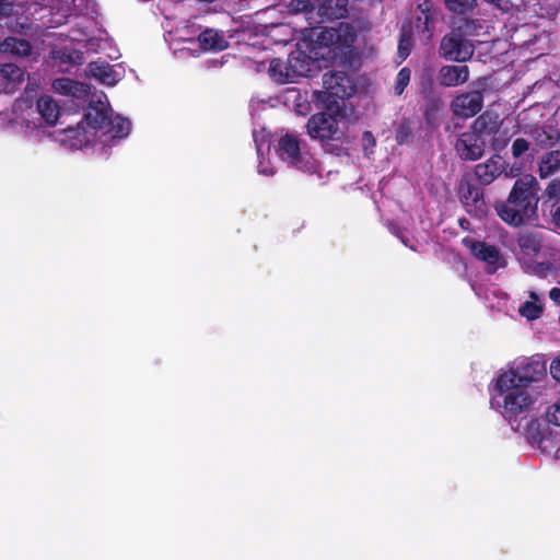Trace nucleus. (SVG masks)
<instances>
[{
    "instance_id": "obj_1",
    "label": "nucleus",
    "mask_w": 560,
    "mask_h": 560,
    "mask_svg": "<svg viewBox=\"0 0 560 560\" xmlns=\"http://www.w3.org/2000/svg\"><path fill=\"white\" fill-rule=\"evenodd\" d=\"M547 376V363L540 355L514 361L505 370L497 373L490 384V405L511 425L530 413L537 396L533 384Z\"/></svg>"
},
{
    "instance_id": "obj_2",
    "label": "nucleus",
    "mask_w": 560,
    "mask_h": 560,
    "mask_svg": "<svg viewBox=\"0 0 560 560\" xmlns=\"http://www.w3.org/2000/svg\"><path fill=\"white\" fill-rule=\"evenodd\" d=\"M311 37L312 39L315 37V40L310 55L303 50V46L308 47V45L302 43L285 61L293 82L315 71L318 68V60L337 59L345 49L352 47L357 38V28L352 24L339 23L336 27L314 31Z\"/></svg>"
},
{
    "instance_id": "obj_3",
    "label": "nucleus",
    "mask_w": 560,
    "mask_h": 560,
    "mask_svg": "<svg viewBox=\"0 0 560 560\" xmlns=\"http://www.w3.org/2000/svg\"><path fill=\"white\" fill-rule=\"evenodd\" d=\"M130 122L119 116L113 118L104 93L94 94L85 114V121L77 128H69L63 131L67 142L73 149L83 147L97 139L104 145L128 136Z\"/></svg>"
},
{
    "instance_id": "obj_4",
    "label": "nucleus",
    "mask_w": 560,
    "mask_h": 560,
    "mask_svg": "<svg viewBox=\"0 0 560 560\" xmlns=\"http://www.w3.org/2000/svg\"><path fill=\"white\" fill-rule=\"evenodd\" d=\"M538 184L533 175L518 178L505 202L497 206L499 217L506 223L518 226L535 218L538 203Z\"/></svg>"
},
{
    "instance_id": "obj_5",
    "label": "nucleus",
    "mask_w": 560,
    "mask_h": 560,
    "mask_svg": "<svg viewBox=\"0 0 560 560\" xmlns=\"http://www.w3.org/2000/svg\"><path fill=\"white\" fill-rule=\"evenodd\" d=\"M515 431L522 432L528 442L544 454L560 459V432L542 423L530 413L521 418L515 425Z\"/></svg>"
},
{
    "instance_id": "obj_6",
    "label": "nucleus",
    "mask_w": 560,
    "mask_h": 560,
    "mask_svg": "<svg viewBox=\"0 0 560 560\" xmlns=\"http://www.w3.org/2000/svg\"><path fill=\"white\" fill-rule=\"evenodd\" d=\"M316 106L325 110L308 119L307 133L310 137L323 143L342 139L346 124L342 109L334 107L331 104L319 105L316 103Z\"/></svg>"
},
{
    "instance_id": "obj_7",
    "label": "nucleus",
    "mask_w": 560,
    "mask_h": 560,
    "mask_svg": "<svg viewBox=\"0 0 560 560\" xmlns=\"http://www.w3.org/2000/svg\"><path fill=\"white\" fill-rule=\"evenodd\" d=\"M77 0H26L22 13L34 16L46 27H58L68 21Z\"/></svg>"
},
{
    "instance_id": "obj_8",
    "label": "nucleus",
    "mask_w": 560,
    "mask_h": 560,
    "mask_svg": "<svg viewBox=\"0 0 560 560\" xmlns=\"http://www.w3.org/2000/svg\"><path fill=\"white\" fill-rule=\"evenodd\" d=\"M324 90L315 91L314 98L319 105L331 104L342 109L343 100L354 93V84L345 72L325 73L323 78Z\"/></svg>"
},
{
    "instance_id": "obj_9",
    "label": "nucleus",
    "mask_w": 560,
    "mask_h": 560,
    "mask_svg": "<svg viewBox=\"0 0 560 560\" xmlns=\"http://www.w3.org/2000/svg\"><path fill=\"white\" fill-rule=\"evenodd\" d=\"M277 151L284 162L302 172L315 173L318 170L317 161L301 147L299 139L293 135L287 133L281 137Z\"/></svg>"
},
{
    "instance_id": "obj_10",
    "label": "nucleus",
    "mask_w": 560,
    "mask_h": 560,
    "mask_svg": "<svg viewBox=\"0 0 560 560\" xmlns=\"http://www.w3.org/2000/svg\"><path fill=\"white\" fill-rule=\"evenodd\" d=\"M69 37L72 42L84 44L89 51L106 52L112 48V40L107 33L96 28V24L89 18H81L70 31Z\"/></svg>"
},
{
    "instance_id": "obj_11",
    "label": "nucleus",
    "mask_w": 560,
    "mask_h": 560,
    "mask_svg": "<svg viewBox=\"0 0 560 560\" xmlns=\"http://www.w3.org/2000/svg\"><path fill=\"white\" fill-rule=\"evenodd\" d=\"M440 54L446 60L465 62L471 58L474 45L459 33L452 32L442 38Z\"/></svg>"
},
{
    "instance_id": "obj_12",
    "label": "nucleus",
    "mask_w": 560,
    "mask_h": 560,
    "mask_svg": "<svg viewBox=\"0 0 560 560\" xmlns=\"http://www.w3.org/2000/svg\"><path fill=\"white\" fill-rule=\"evenodd\" d=\"M415 22L411 26L416 31L417 36L423 43H428L434 33L435 11L429 0H417V8L415 11Z\"/></svg>"
},
{
    "instance_id": "obj_13",
    "label": "nucleus",
    "mask_w": 560,
    "mask_h": 560,
    "mask_svg": "<svg viewBox=\"0 0 560 560\" xmlns=\"http://www.w3.org/2000/svg\"><path fill=\"white\" fill-rule=\"evenodd\" d=\"M485 145L483 137L471 126L469 130L459 136L455 143V150L460 159L476 161L482 156Z\"/></svg>"
},
{
    "instance_id": "obj_14",
    "label": "nucleus",
    "mask_w": 560,
    "mask_h": 560,
    "mask_svg": "<svg viewBox=\"0 0 560 560\" xmlns=\"http://www.w3.org/2000/svg\"><path fill=\"white\" fill-rule=\"evenodd\" d=\"M482 105V94L471 91L458 94L451 103V110L457 117L470 118L481 110Z\"/></svg>"
},
{
    "instance_id": "obj_15",
    "label": "nucleus",
    "mask_w": 560,
    "mask_h": 560,
    "mask_svg": "<svg viewBox=\"0 0 560 560\" xmlns=\"http://www.w3.org/2000/svg\"><path fill=\"white\" fill-rule=\"evenodd\" d=\"M88 70L90 77L109 86L119 82L125 73L121 65H109L104 60L90 62Z\"/></svg>"
},
{
    "instance_id": "obj_16",
    "label": "nucleus",
    "mask_w": 560,
    "mask_h": 560,
    "mask_svg": "<svg viewBox=\"0 0 560 560\" xmlns=\"http://www.w3.org/2000/svg\"><path fill=\"white\" fill-rule=\"evenodd\" d=\"M560 9V0H536L524 1L523 5H516V12H525L529 19H550L557 14Z\"/></svg>"
},
{
    "instance_id": "obj_17",
    "label": "nucleus",
    "mask_w": 560,
    "mask_h": 560,
    "mask_svg": "<svg viewBox=\"0 0 560 560\" xmlns=\"http://www.w3.org/2000/svg\"><path fill=\"white\" fill-rule=\"evenodd\" d=\"M51 88L54 92L60 95L71 96L78 101H84L90 93L88 84L69 78H59L54 80Z\"/></svg>"
},
{
    "instance_id": "obj_18",
    "label": "nucleus",
    "mask_w": 560,
    "mask_h": 560,
    "mask_svg": "<svg viewBox=\"0 0 560 560\" xmlns=\"http://www.w3.org/2000/svg\"><path fill=\"white\" fill-rule=\"evenodd\" d=\"M470 250L478 259L488 265L489 272H493L504 265L502 256L494 246L476 242L470 244Z\"/></svg>"
},
{
    "instance_id": "obj_19",
    "label": "nucleus",
    "mask_w": 560,
    "mask_h": 560,
    "mask_svg": "<svg viewBox=\"0 0 560 560\" xmlns=\"http://www.w3.org/2000/svg\"><path fill=\"white\" fill-rule=\"evenodd\" d=\"M438 79L443 86H458L468 81L469 69L467 66H443L439 71Z\"/></svg>"
},
{
    "instance_id": "obj_20",
    "label": "nucleus",
    "mask_w": 560,
    "mask_h": 560,
    "mask_svg": "<svg viewBox=\"0 0 560 560\" xmlns=\"http://www.w3.org/2000/svg\"><path fill=\"white\" fill-rule=\"evenodd\" d=\"M24 80V71L13 63L0 66V86L7 92H13Z\"/></svg>"
},
{
    "instance_id": "obj_21",
    "label": "nucleus",
    "mask_w": 560,
    "mask_h": 560,
    "mask_svg": "<svg viewBox=\"0 0 560 560\" xmlns=\"http://www.w3.org/2000/svg\"><path fill=\"white\" fill-rule=\"evenodd\" d=\"M198 42L205 50H223L229 46L224 34L211 28L199 34Z\"/></svg>"
},
{
    "instance_id": "obj_22",
    "label": "nucleus",
    "mask_w": 560,
    "mask_h": 560,
    "mask_svg": "<svg viewBox=\"0 0 560 560\" xmlns=\"http://www.w3.org/2000/svg\"><path fill=\"white\" fill-rule=\"evenodd\" d=\"M544 311V304L541 298L534 291L529 292L528 300H526L518 307V313L521 316L526 318L527 320H535L540 317Z\"/></svg>"
},
{
    "instance_id": "obj_23",
    "label": "nucleus",
    "mask_w": 560,
    "mask_h": 560,
    "mask_svg": "<svg viewBox=\"0 0 560 560\" xmlns=\"http://www.w3.org/2000/svg\"><path fill=\"white\" fill-rule=\"evenodd\" d=\"M322 19H339L346 13L347 0H317Z\"/></svg>"
},
{
    "instance_id": "obj_24",
    "label": "nucleus",
    "mask_w": 560,
    "mask_h": 560,
    "mask_svg": "<svg viewBox=\"0 0 560 560\" xmlns=\"http://www.w3.org/2000/svg\"><path fill=\"white\" fill-rule=\"evenodd\" d=\"M37 110L47 125H54L60 115L59 105L48 95L42 96L37 101Z\"/></svg>"
},
{
    "instance_id": "obj_25",
    "label": "nucleus",
    "mask_w": 560,
    "mask_h": 560,
    "mask_svg": "<svg viewBox=\"0 0 560 560\" xmlns=\"http://www.w3.org/2000/svg\"><path fill=\"white\" fill-rule=\"evenodd\" d=\"M502 170L499 160L490 159L485 163H480L475 168V174L482 184H490L497 178Z\"/></svg>"
},
{
    "instance_id": "obj_26",
    "label": "nucleus",
    "mask_w": 560,
    "mask_h": 560,
    "mask_svg": "<svg viewBox=\"0 0 560 560\" xmlns=\"http://www.w3.org/2000/svg\"><path fill=\"white\" fill-rule=\"evenodd\" d=\"M0 52L15 56H27L31 54V45L25 39L8 37L0 43Z\"/></svg>"
},
{
    "instance_id": "obj_27",
    "label": "nucleus",
    "mask_w": 560,
    "mask_h": 560,
    "mask_svg": "<svg viewBox=\"0 0 560 560\" xmlns=\"http://www.w3.org/2000/svg\"><path fill=\"white\" fill-rule=\"evenodd\" d=\"M500 125L498 114L487 112L479 116L472 124V127L481 135H491L495 132Z\"/></svg>"
},
{
    "instance_id": "obj_28",
    "label": "nucleus",
    "mask_w": 560,
    "mask_h": 560,
    "mask_svg": "<svg viewBox=\"0 0 560 560\" xmlns=\"http://www.w3.org/2000/svg\"><path fill=\"white\" fill-rule=\"evenodd\" d=\"M268 72L277 83L287 84L293 82L287 62L281 59H272Z\"/></svg>"
},
{
    "instance_id": "obj_29",
    "label": "nucleus",
    "mask_w": 560,
    "mask_h": 560,
    "mask_svg": "<svg viewBox=\"0 0 560 560\" xmlns=\"http://www.w3.org/2000/svg\"><path fill=\"white\" fill-rule=\"evenodd\" d=\"M560 167V151H552L548 153L539 165L540 177H548L552 175Z\"/></svg>"
},
{
    "instance_id": "obj_30",
    "label": "nucleus",
    "mask_w": 560,
    "mask_h": 560,
    "mask_svg": "<svg viewBox=\"0 0 560 560\" xmlns=\"http://www.w3.org/2000/svg\"><path fill=\"white\" fill-rule=\"evenodd\" d=\"M287 100L294 103V110L299 115L305 116L311 110L306 97L298 90H289Z\"/></svg>"
},
{
    "instance_id": "obj_31",
    "label": "nucleus",
    "mask_w": 560,
    "mask_h": 560,
    "mask_svg": "<svg viewBox=\"0 0 560 560\" xmlns=\"http://www.w3.org/2000/svg\"><path fill=\"white\" fill-rule=\"evenodd\" d=\"M523 266L527 273L535 275L540 278H546L552 270V266L548 262L527 261L524 259Z\"/></svg>"
},
{
    "instance_id": "obj_32",
    "label": "nucleus",
    "mask_w": 560,
    "mask_h": 560,
    "mask_svg": "<svg viewBox=\"0 0 560 560\" xmlns=\"http://www.w3.org/2000/svg\"><path fill=\"white\" fill-rule=\"evenodd\" d=\"M52 55L54 58L60 59V61L68 62L70 65H80L83 61V54L77 49L72 51L54 50Z\"/></svg>"
},
{
    "instance_id": "obj_33",
    "label": "nucleus",
    "mask_w": 560,
    "mask_h": 560,
    "mask_svg": "<svg viewBox=\"0 0 560 560\" xmlns=\"http://www.w3.org/2000/svg\"><path fill=\"white\" fill-rule=\"evenodd\" d=\"M459 195L462 200L465 203H468L469 200L474 202H478L480 200L481 194L477 187H474L469 183H462L459 186Z\"/></svg>"
},
{
    "instance_id": "obj_34",
    "label": "nucleus",
    "mask_w": 560,
    "mask_h": 560,
    "mask_svg": "<svg viewBox=\"0 0 560 560\" xmlns=\"http://www.w3.org/2000/svg\"><path fill=\"white\" fill-rule=\"evenodd\" d=\"M411 47V32L407 31L406 27H404L398 45V56L400 58V61L405 60L409 56Z\"/></svg>"
},
{
    "instance_id": "obj_35",
    "label": "nucleus",
    "mask_w": 560,
    "mask_h": 560,
    "mask_svg": "<svg viewBox=\"0 0 560 560\" xmlns=\"http://www.w3.org/2000/svg\"><path fill=\"white\" fill-rule=\"evenodd\" d=\"M476 0H445L447 9L454 13L464 14L470 10Z\"/></svg>"
},
{
    "instance_id": "obj_36",
    "label": "nucleus",
    "mask_w": 560,
    "mask_h": 560,
    "mask_svg": "<svg viewBox=\"0 0 560 560\" xmlns=\"http://www.w3.org/2000/svg\"><path fill=\"white\" fill-rule=\"evenodd\" d=\"M254 142L256 144L257 149V155L260 158L262 154H265V151L269 152V143H268V133L265 129H261L259 131L255 130L254 133Z\"/></svg>"
},
{
    "instance_id": "obj_37",
    "label": "nucleus",
    "mask_w": 560,
    "mask_h": 560,
    "mask_svg": "<svg viewBox=\"0 0 560 560\" xmlns=\"http://www.w3.org/2000/svg\"><path fill=\"white\" fill-rule=\"evenodd\" d=\"M290 9L292 12H304V11H318L317 0H291Z\"/></svg>"
},
{
    "instance_id": "obj_38",
    "label": "nucleus",
    "mask_w": 560,
    "mask_h": 560,
    "mask_svg": "<svg viewBox=\"0 0 560 560\" xmlns=\"http://www.w3.org/2000/svg\"><path fill=\"white\" fill-rule=\"evenodd\" d=\"M520 246L522 252L527 256L534 255L539 250V242L532 236H523L520 240Z\"/></svg>"
},
{
    "instance_id": "obj_39",
    "label": "nucleus",
    "mask_w": 560,
    "mask_h": 560,
    "mask_svg": "<svg viewBox=\"0 0 560 560\" xmlns=\"http://www.w3.org/2000/svg\"><path fill=\"white\" fill-rule=\"evenodd\" d=\"M409 81H410V70L408 68H402L398 72L397 78H396L395 93L397 95L402 94V92L405 91V89L408 85Z\"/></svg>"
},
{
    "instance_id": "obj_40",
    "label": "nucleus",
    "mask_w": 560,
    "mask_h": 560,
    "mask_svg": "<svg viewBox=\"0 0 560 560\" xmlns=\"http://www.w3.org/2000/svg\"><path fill=\"white\" fill-rule=\"evenodd\" d=\"M546 418L549 423L560 427V398L547 408Z\"/></svg>"
},
{
    "instance_id": "obj_41",
    "label": "nucleus",
    "mask_w": 560,
    "mask_h": 560,
    "mask_svg": "<svg viewBox=\"0 0 560 560\" xmlns=\"http://www.w3.org/2000/svg\"><path fill=\"white\" fill-rule=\"evenodd\" d=\"M546 195L548 197V200L553 203H557L560 201V179L552 180L548 185V187L546 189Z\"/></svg>"
},
{
    "instance_id": "obj_42",
    "label": "nucleus",
    "mask_w": 560,
    "mask_h": 560,
    "mask_svg": "<svg viewBox=\"0 0 560 560\" xmlns=\"http://www.w3.org/2000/svg\"><path fill=\"white\" fill-rule=\"evenodd\" d=\"M258 173L265 176H271L276 173L273 166H271L270 161L265 159V154L258 158Z\"/></svg>"
},
{
    "instance_id": "obj_43",
    "label": "nucleus",
    "mask_w": 560,
    "mask_h": 560,
    "mask_svg": "<svg viewBox=\"0 0 560 560\" xmlns=\"http://www.w3.org/2000/svg\"><path fill=\"white\" fill-rule=\"evenodd\" d=\"M529 148L528 142L525 139H516L512 144V154L515 158L521 156Z\"/></svg>"
},
{
    "instance_id": "obj_44",
    "label": "nucleus",
    "mask_w": 560,
    "mask_h": 560,
    "mask_svg": "<svg viewBox=\"0 0 560 560\" xmlns=\"http://www.w3.org/2000/svg\"><path fill=\"white\" fill-rule=\"evenodd\" d=\"M549 372H550L551 377L555 381H557L558 383H560V354H557L552 359L550 366H549Z\"/></svg>"
},
{
    "instance_id": "obj_45",
    "label": "nucleus",
    "mask_w": 560,
    "mask_h": 560,
    "mask_svg": "<svg viewBox=\"0 0 560 560\" xmlns=\"http://www.w3.org/2000/svg\"><path fill=\"white\" fill-rule=\"evenodd\" d=\"M18 12L19 10H15L13 4L5 3L4 0H0V15H10Z\"/></svg>"
},
{
    "instance_id": "obj_46",
    "label": "nucleus",
    "mask_w": 560,
    "mask_h": 560,
    "mask_svg": "<svg viewBox=\"0 0 560 560\" xmlns=\"http://www.w3.org/2000/svg\"><path fill=\"white\" fill-rule=\"evenodd\" d=\"M467 28H468L469 34H471V35H475L478 37L482 35L479 31V28H482V26H478L475 22L469 23L467 25Z\"/></svg>"
},
{
    "instance_id": "obj_47",
    "label": "nucleus",
    "mask_w": 560,
    "mask_h": 560,
    "mask_svg": "<svg viewBox=\"0 0 560 560\" xmlns=\"http://www.w3.org/2000/svg\"><path fill=\"white\" fill-rule=\"evenodd\" d=\"M549 298L558 305H560V288H553L549 292Z\"/></svg>"
},
{
    "instance_id": "obj_48",
    "label": "nucleus",
    "mask_w": 560,
    "mask_h": 560,
    "mask_svg": "<svg viewBox=\"0 0 560 560\" xmlns=\"http://www.w3.org/2000/svg\"><path fill=\"white\" fill-rule=\"evenodd\" d=\"M553 221L555 224L560 228V207L553 213Z\"/></svg>"
},
{
    "instance_id": "obj_49",
    "label": "nucleus",
    "mask_w": 560,
    "mask_h": 560,
    "mask_svg": "<svg viewBox=\"0 0 560 560\" xmlns=\"http://www.w3.org/2000/svg\"><path fill=\"white\" fill-rule=\"evenodd\" d=\"M518 172H520V168H514V167H512V168L510 170V172H509V173H506V175H508V176H510V177H514V176H516V175L518 174Z\"/></svg>"
},
{
    "instance_id": "obj_50",
    "label": "nucleus",
    "mask_w": 560,
    "mask_h": 560,
    "mask_svg": "<svg viewBox=\"0 0 560 560\" xmlns=\"http://www.w3.org/2000/svg\"><path fill=\"white\" fill-rule=\"evenodd\" d=\"M108 57L112 59H116L118 56L114 52H107Z\"/></svg>"
},
{
    "instance_id": "obj_51",
    "label": "nucleus",
    "mask_w": 560,
    "mask_h": 560,
    "mask_svg": "<svg viewBox=\"0 0 560 560\" xmlns=\"http://www.w3.org/2000/svg\"><path fill=\"white\" fill-rule=\"evenodd\" d=\"M24 103H26V102H25V101H19V102H16V104H15V108L21 107V106H22V104H24Z\"/></svg>"
},
{
    "instance_id": "obj_52",
    "label": "nucleus",
    "mask_w": 560,
    "mask_h": 560,
    "mask_svg": "<svg viewBox=\"0 0 560 560\" xmlns=\"http://www.w3.org/2000/svg\"><path fill=\"white\" fill-rule=\"evenodd\" d=\"M26 90H27V91H35V89L31 86V83H28V84H27Z\"/></svg>"
},
{
    "instance_id": "obj_53",
    "label": "nucleus",
    "mask_w": 560,
    "mask_h": 560,
    "mask_svg": "<svg viewBox=\"0 0 560 560\" xmlns=\"http://www.w3.org/2000/svg\"><path fill=\"white\" fill-rule=\"evenodd\" d=\"M275 28H276V30H283V28H287V27H285V26H283V25H277Z\"/></svg>"
},
{
    "instance_id": "obj_54",
    "label": "nucleus",
    "mask_w": 560,
    "mask_h": 560,
    "mask_svg": "<svg viewBox=\"0 0 560 560\" xmlns=\"http://www.w3.org/2000/svg\"><path fill=\"white\" fill-rule=\"evenodd\" d=\"M541 20H542V23H540V24H541V27H542V28H545V27L542 26V24H544V23H546V19H541Z\"/></svg>"
}]
</instances>
